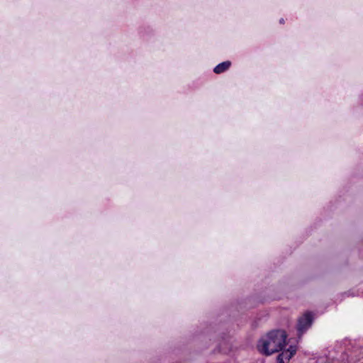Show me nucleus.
Listing matches in <instances>:
<instances>
[{"label": "nucleus", "instance_id": "obj_1", "mask_svg": "<svg viewBox=\"0 0 363 363\" xmlns=\"http://www.w3.org/2000/svg\"><path fill=\"white\" fill-rule=\"evenodd\" d=\"M286 333L284 330L271 331L259 341L257 348L265 355L281 351L286 345Z\"/></svg>", "mask_w": 363, "mask_h": 363}, {"label": "nucleus", "instance_id": "obj_2", "mask_svg": "<svg viewBox=\"0 0 363 363\" xmlns=\"http://www.w3.org/2000/svg\"><path fill=\"white\" fill-rule=\"evenodd\" d=\"M313 321V317L311 313L307 312L299 318L297 324V330L298 335H302L309 328H311Z\"/></svg>", "mask_w": 363, "mask_h": 363}, {"label": "nucleus", "instance_id": "obj_3", "mask_svg": "<svg viewBox=\"0 0 363 363\" xmlns=\"http://www.w3.org/2000/svg\"><path fill=\"white\" fill-rule=\"evenodd\" d=\"M296 352V347L291 345L286 350H284L277 357V363H287Z\"/></svg>", "mask_w": 363, "mask_h": 363}, {"label": "nucleus", "instance_id": "obj_4", "mask_svg": "<svg viewBox=\"0 0 363 363\" xmlns=\"http://www.w3.org/2000/svg\"><path fill=\"white\" fill-rule=\"evenodd\" d=\"M230 65H231V62L230 61L223 62L214 67L213 72L216 74L223 73L230 68Z\"/></svg>", "mask_w": 363, "mask_h": 363}, {"label": "nucleus", "instance_id": "obj_5", "mask_svg": "<svg viewBox=\"0 0 363 363\" xmlns=\"http://www.w3.org/2000/svg\"><path fill=\"white\" fill-rule=\"evenodd\" d=\"M284 19H283V18H281V19H280V23H284Z\"/></svg>", "mask_w": 363, "mask_h": 363}]
</instances>
